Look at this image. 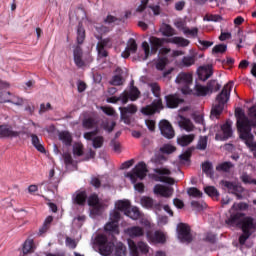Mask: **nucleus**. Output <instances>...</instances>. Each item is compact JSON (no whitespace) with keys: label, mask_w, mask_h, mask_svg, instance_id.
<instances>
[{"label":"nucleus","mask_w":256,"mask_h":256,"mask_svg":"<svg viewBox=\"0 0 256 256\" xmlns=\"http://www.w3.org/2000/svg\"><path fill=\"white\" fill-rule=\"evenodd\" d=\"M202 171L205 175L212 177L213 175V164L209 161H206L202 164Z\"/></svg>","instance_id":"nucleus-43"},{"label":"nucleus","mask_w":256,"mask_h":256,"mask_svg":"<svg viewBox=\"0 0 256 256\" xmlns=\"http://www.w3.org/2000/svg\"><path fill=\"white\" fill-rule=\"evenodd\" d=\"M153 192L155 195H161V197H171V195H173V190L171 188L161 184H156Z\"/></svg>","instance_id":"nucleus-21"},{"label":"nucleus","mask_w":256,"mask_h":256,"mask_svg":"<svg viewBox=\"0 0 256 256\" xmlns=\"http://www.w3.org/2000/svg\"><path fill=\"white\" fill-rule=\"evenodd\" d=\"M223 132V140L226 141V139H229L233 136V129L231 128V124L229 122H226L221 127Z\"/></svg>","instance_id":"nucleus-33"},{"label":"nucleus","mask_w":256,"mask_h":256,"mask_svg":"<svg viewBox=\"0 0 256 256\" xmlns=\"http://www.w3.org/2000/svg\"><path fill=\"white\" fill-rule=\"evenodd\" d=\"M162 35H164V37H173V35H175V29H173L171 25H166L164 27Z\"/></svg>","instance_id":"nucleus-58"},{"label":"nucleus","mask_w":256,"mask_h":256,"mask_svg":"<svg viewBox=\"0 0 256 256\" xmlns=\"http://www.w3.org/2000/svg\"><path fill=\"white\" fill-rule=\"evenodd\" d=\"M191 155H193V149L188 148L184 153L179 156L180 161H190Z\"/></svg>","instance_id":"nucleus-55"},{"label":"nucleus","mask_w":256,"mask_h":256,"mask_svg":"<svg viewBox=\"0 0 256 256\" xmlns=\"http://www.w3.org/2000/svg\"><path fill=\"white\" fill-rule=\"evenodd\" d=\"M128 95L130 96V101H137L139 97H141V91H139V88L134 86V82H131V89L130 92H128Z\"/></svg>","instance_id":"nucleus-32"},{"label":"nucleus","mask_w":256,"mask_h":256,"mask_svg":"<svg viewBox=\"0 0 256 256\" xmlns=\"http://www.w3.org/2000/svg\"><path fill=\"white\" fill-rule=\"evenodd\" d=\"M104 230L106 233H109V235H119V224L109 221L104 226Z\"/></svg>","instance_id":"nucleus-28"},{"label":"nucleus","mask_w":256,"mask_h":256,"mask_svg":"<svg viewBox=\"0 0 256 256\" xmlns=\"http://www.w3.org/2000/svg\"><path fill=\"white\" fill-rule=\"evenodd\" d=\"M74 63L78 69L87 67V62L83 59V48L76 46L73 50Z\"/></svg>","instance_id":"nucleus-13"},{"label":"nucleus","mask_w":256,"mask_h":256,"mask_svg":"<svg viewBox=\"0 0 256 256\" xmlns=\"http://www.w3.org/2000/svg\"><path fill=\"white\" fill-rule=\"evenodd\" d=\"M126 233L131 239H135L137 237H143V235H145V230L141 226H132L127 228Z\"/></svg>","instance_id":"nucleus-22"},{"label":"nucleus","mask_w":256,"mask_h":256,"mask_svg":"<svg viewBox=\"0 0 256 256\" xmlns=\"http://www.w3.org/2000/svg\"><path fill=\"white\" fill-rule=\"evenodd\" d=\"M150 87L154 97L159 99V97H161V86H159L158 83H152L150 84Z\"/></svg>","instance_id":"nucleus-53"},{"label":"nucleus","mask_w":256,"mask_h":256,"mask_svg":"<svg viewBox=\"0 0 256 256\" xmlns=\"http://www.w3.org/2000/svg\"><path fill=\"white\" fill-rule=\"evenodd\" d=\"M225 51H227V45L225 44H218L212 49V53L214 54L225 53Z\"/></svg>","instance_id":"nucleus-59"},{"label":"nucleus","mask_w":256,"mask_h":256,"mask_svg":"<svg viewBox=\"0 0 256 256\" xmlns=\"http://www.w3.org/2000/svg\"><path fill=\"white\" fill-rule=\"evenodd\" d=\"M197 73L200 81H207V79L213 75V66H200L197 70Z\"/></svg>","instance_id":"nucleus-18"},{"label":"nucleus","mask_w":256,"mask_h":256,"mask_svg":"<svg viewBox=\"0 0 256 256\" xmlns=\"http://www.w3.org/2000/svg\"><path fill=\"white\" fill-rule=\"evenodd\" d=\"M73 155H77V157H82V155H83V144H75L74 145Z\"/></svg>","instance_id":"nucleus-61"},{"label":"nucleus","mask_w":256,"mask_h":256,"mask_svg":"<svg viewBox=\"0 0 256 256\" xmlns=\"http://www.w3.org/2000/svg\"><path fill=\"white\" fill-rule=\"evenodd\" d=\"M167 43V38H158L155 36L150 37L151 53L155 55L163 45Z\"/></svg>","instance_id":"nucleus-17"},{"label":"nucleus","mask_w":256,"mask_h":256,"mask_svg":"<svg viewBox=\"0 0 256 256\" xmlns=\"http://www.w3.org/2000/svg\"><path fill=\"white\" fill-rule=\"evenodd\" d=\"M112 85L115 87H119L120 85H123V76L121 75H114L112 77V80L110 81Z\"/></svg>","instance_id":"nucleus-57"},{"label":"nucleus","mask_w":256,"mask_h":256,"mask_svg":"<svg viewBox=\"0 0 256 256\" xmlns=\"http://www.w3.org/2000/svg\"><path fill=\"white\" fill-rule=\"evenodd\" d=\"M147 164L145 162H139L131 172H128L125 177L130 179L131 183H137V179L143 181L147 177Z\"/></svg>","instance_id":"nucleus-5"},{"label":"nucleus","mask_w":256,"mask_h":256,"mask_svg":"<svg viewBox=\"0 0 256 256\" xmlns=\"http://www.w3.org/2000/svg\"><path fill=\"white\" fill-rule=\"evenodd\" d=\"M199 33L198 28L189 29V27L184 28V35H191V37H197Z\"/></svg>","instance_id":"nucleus-63"},{"label":"nucleus","mask_w":256,"mask_h":256,"mask_svg":"<svg viewBox=\"0 0 256 256\" xmlns=\"http://www.w3.org/2000/svg\"><path fill=\"white\" fill-rule=\"evenodd\" d=\"M159 129L163 137L166 139H173V137H175V130L169 121L161 120L159 123Z\"/></svg>","instance_id":"nucleus-12"},{"label":"nucleus","mask_w":256,"mask_h":256,"mask_svg":"<svg viewBox=\"0 0 256 256\" xmlns=\"http://www.w3.org/2000/svg\"><path fill=\"white\" fill-rule=\"evenodd\" d=\"M97 125H99V122H97V120L91 117L86 118L82 121V127H84V129H95Z\"/></svg>","instance_id":"nucleus-34"},{"label":"nucleus","mask_w":256,"mask_h":256,"mask_svg":"<svg viewBox=\"0 0 256 256\" xmlns=\"http://www.w3.org/2000/svg\"><path fill=\"white\" fill-rule=\"evenodd\" d=\"M98 57L100 59H105V57H109V52L103 48V46H96Z\"/></svg>","instance_id":"nucleus-60"},{"label":"nucleus","mask_w":256,"mask_h":256,"mask_svg":"<svg viewBox=\"0 0 256 256\" xmlns=\"http://www.w3.org/2000/svg\"><path fill=\"white\" fill-rule=\"evenodd\" d=\"M180 127H182V129H184L188 133H190V131H193V129H195V125H193V122H191L187 118L182 119V121L180 122Z\"/></svg>","instance_id":"nucleus-39"},{"label":"nucleus","mask_w":256,"mask_h":256,"mask_svg":"<svg viewBox=\"0 0 256 256\" xmlns=\"http://www.w3.org/2000/svg\"><path fill=\"white\" fill-rule=\"evenodd\" d=\"M166 41L167 43H173L174 45H178L179 47H188L189 43H191L188 39L179 36L167 38Z\"/></svg>","instance_id":"nucleus-24"},{"label":"nucleus","mask_w":256,"mask_h":256,"mask_svg":"<svg viewBox=\"0 0 256 256\" xmlns=\"http://www.w3.org/2000/svg\"><path fill=\"white\" fill-rule=\"evenodd\" d=\"M83 41H85V28L82 23L78 24L77 28V43L78 45H83Z\"/></svg>","instance_id":"nucleus-36"},{"label":"nucleus","mask_w":256,"mask_h":256,"mask_svg":"<svg viewBox=\"0 0 256 256\" xmlns=\"http://www.w3.org/2000/svg\"><path fill=\"white\" fill-rule=\"evenodd\" d=\"M88 205L91 207L90 213L91 215H101L103 213V207H105V204L99 200V195L97 194H91L88 197Z\"/></svg>","instance_id":"nucleus-7"},{"label":"nucleus","mask_w":256,"mask_h":256,"mask_svg":"<svg viewBox=\"0 0 256 256\" xmlns=\"http://www.w3.org/2000/svg\"><path fill=\"white\" fill-rule=\"evenodd\" d=\"M30 137L33 147H35V149L39 151V153H45V146H43V144L41 143V139H39V136H37V134H30Z\"/></svg>","instance_id":"nucleus-27"},{"label":"nucleus","mask_w":256,"mask_h":256,"mask_svg":"<svg viewBox=\"0 0 256 256\" xmlns=\"http://www.w3.org/2000/svg\"><path fill=\"white\" fill-rule=\"evenodd\" d=\"M19 135H21V132L18 131H14L13 127L4 124V125H0V137H19Z\"/></svg>","instance_id":"nucleus-19"},{"label":"nucleus","mask_w":256,"mask_h":256,"mask_svg":"<svg viewBox=\"0 0 256 256\" xmlns=\"http://www.w3.org/2000/svg\"><path fill=\"white\" fill-rule=\"evenodd\" d=\"M128 247L132 256H139L138 246L135 241L128 239Z\"/></svg>","instance_id":"nucleus-45"},{"label":"nucleus","mask_w":256,"mask_h":256,"mask_svg":"<svg viewBox=\"0 0 256 256\" xmlns=\"http://www.w3.org/2000/svg\"><path fill=\"white\" fill-rule=\"evenodd\" d=\"M121 219V213H119V211L117 210H113L110 213V221L112 223H116L117 225H119V220Z\"/></svg>","instance_id":"nucleus-54"},{"label":"nucleus","mask_w":256,"mask_h":256,"mask_svg":"<svg viewBox=\"0 0 256 256\" xmlns=\"http://www.w3.org/2000/svg\"><path fill=\"white\" fill-rule=\"evenodd\" d=\"M120 117L126 125H129L131 123V118L129 117L130 115H135L137 113V106L135 104L128 105L127 107H120Z\"/></svg>","instance_id":"nucleus-11"},{"label":"nucleus","mask_w":256,"mask_h":256,"mask_svg":"<svg viewBox=\"0 0 256 256\" xmlns=\"http://www.w3.org/2000/svg\"><path fill=\"white\" fill-rule=\"evenodd\" d=\"M103 143H105V138H103V136H96L92 139V146L94 149H101Z\"/></svg>","instance_id":"nucleus-44"},{"label":"nucleus","mask_w":256,"mask_h":256,"mask_svg":"<svg viewBox=\"0 0 256 256\" xmlns=\"http://www.w3.org/2000/svg\"><path fill=\"white\" fill-rule=\"evenodd\" d=\"M97 39H99L100 41L97 43V47H102V48H106V47H111V39L110 38H105L103 39L102 37H97Z\"/></svg>","instance_id":"nucleus-52"},{"label":"nucleus","mask_w":256,"mask_h":256,"mask_svg":"<svg viewBox=\"0 0 256 256\" xmlns=\"http://www.w3.org/2000/svg\"><path fill=\"white\" fill-rule=\"evenodd\" d=\"M231 89H233V83L228 82L217 95L216 101L218 104L214 105L211 109L212 117L219 119L221 113H223V109H225V103H227V101H229V97H231Z\"/></svg>","instance_id":"nucleus-3"},{"label":"nucleus","mask_w":256,"mask_h":256,"mask_svg":"<svg viewBox=\"0 0 256 256\" xmlns=\"http://www.w3.org/2000/svg\"><path fill=\"white\" fill-rule=\"evenodd\" d=\"M59 140L66 145V147H71L73 143V136L69 133V131H62L58 135Z\"/></svg>","instance_id":"nucleus-26"},{"label":"nucleus","mask_w":256,"mask_h":256,"mask_svg":"<svg viewBox=\"0 0 256 256\" xmlns=\"http://www.w3.org/2000/svg\"><path fill=\"white\" fill-rule=\"evenodd\" d=\"M232 167H233V163L223 162L216 166V171H223L224 173H229Z\"/></svg>","instance_id":"nucleus-40"},{"label":"nucleus","mask_w":256,"mask_h":256,"mask_svg":"<svg viewBox=\"0 0 256 256\" xmlns=\"http://www.w3.org/2000/svg\"><path fill=\"white\" fill-rule=\"evenodd\" d=\"M115 208L124 213V215H127V212L131 209V202L129 200H119L116 202Z\"/></svg>","instance_id":"nucleus-25"},{"label":"nucleus","mask_w":256,"mask_h":256,"mask_svg":"<svg viewBox=\"0 0 256 256\" xmlns=\"http://www.w3.org/2000/svg\"><path fill=\"white\" fill-rule=\"evenodd\" d=\"M206 89L208 90V93H217L221 89V84L217 83V80H210L207 83Z\"/></svg>","instance_id":"nucleus-37"},{"label":"nucleus","mask_w":256,"mask_h":256,"mask_svg":"<svg viewBox=\"0 0 256 256\" xmlns=\"http://www.w3.org/2000/svg\"><path fill=\"white\" fill-rule=\"evenodd\" d=\"M146 237L150 243H165L166 241L165 234L159 230L155 232L148 231Z\"/></svg>","instance_id":"nucleus-14"},{"label":"nucleus","mask_w":256,"mask_h":256,"mask_svg":"<svg viewBox=\"0 0 256 256\" xmlns=\"http://www.w3.org/2000/svg\"><path fill=\"white\" fill-rule=\"evenodd\" d=\"M94 246L98 249V252L102 256H109L113 253L115 249V256H126L127 255V247L123 245V242H118L115 246V243L109 241L107 236L103 234H99L95 237Z\"/></svg>","instance_id":"nucleus-1"},{"label":"nucleus","mask_w":256,"mask_h":256,"mask_svg":"<svg viewBox=\"0 0 256 256\" xmlns=\"http://www.w3.org/2000/svg\"><path fill=\"white\" fill-rule=\"evenodd\" d=\"M11 92H0V103H9Z\"/></svg>","instance_id":"nucleus-62"},{"label":"nucleus","mask_w":256,"mask_h":256,"mask_svg":"<svg viewBox=\"0 0 256 256\" xmlns=\"http://www.w3.org/2000/svg\"><path fill=\"white\" fill-rule=\"evenodd\" d=\"M244 217H245L244 213L234 212L226 220V224L230 225L231 227H240L241 226V222L243 221Z\"/></svg>","instance_id":"nucleus-16"},{"label":"nucleus","mask_w":256,"mask_h":256,"mask_svg":"<svg viewBox=\"0 0 256 256\" xmlns=\"http://www.w3.org/2000/svg\"><path fill=\"white\" fill-rule=\"evenodd\" d=\"M97 39H99L100 41L97 43V47H102V48H106V47H111V39L110 38H105L103 39L102 37H97Z\"/></svg>","instance_id":"nucleus-51"},{"label":"nucleus","mask_w":256,"mask_h":256,"mask_svg":"<svg viewBox=\"0 0 256 256\" xmlns=\"http://www.w3.org/2000/svg\"><path fill=\"white\" fill-rule=\"evenodd\" d=\"M207 141H208L207 136H201L199 138L196 149H198L199 151H205V149H207Z\"/></svg>","instance_id":"nucleus-46"},{"label":"nucleus","mask_w":256,"mask_h":256,"mask_svg":"<svg viewBox=\"0 0 256 256\" xmlns=\"http://www.w3.org/2000/svg\"><path fill=\"white\" fill-rule=\"evenodd\" d=\"M194 95H196L197 97H205L209 91L207 90V86H203L201 84H196L194 87Z\"/></svg>","instance_id":"nucleus-35"},{"label":"nucleus","mask_w":256,"mask_h":256,"mask_svg":"<svg viewBox=\"0 0 256 256\" xmlns=\"http://www.w3.org/2000/svg\"><path fill=\"white\" fill-rule=\"evenodd\" d=\"M127 217H130V219H133L134 221H137V219H139V217H141V212L139 211V208L134 207V208H130L126 214Z\"/></svg>","instance_id":"nucleus-38"},{"label":"nucleus","mask_w":256,"mask_h":256,"mask_svg":"<svg viewBox=\"0 0 256 256\" xmlns=\"http://www.w3.org/2000/svg\"><path fill=\"white\" fill-rule=\"evenodd\" d=\"M35 251V242L33 239L28 238L23 245V253L27 255L29 253H33Z\"/></svg>","instance_id":"nucleus-30"},{"label":"nucleus","mask_w":256,"mask_h":256,"mask_svg":"<svg viewBox=\"0 0 256 256\" xmlns=\"http://www.w3.org/2000/svg\"><path fill=\"white\" fill-rule=\"evenodd\" d=\"M165 109V106H163V100L161 98L154 100L151 105H147L146 107H143L141 109V113L143 115H155L157 111Z\"/></svg>","instance_id":"nucleus-10"},{"label":"nucleus","mask_w":256,"mask_h":256,"mask_svg":"<svg viewBox=\"0 0 256 256\" xmlns=\"http://www.w3.org/2000/svg\"><path fill=\"white\" fill-rule=\"evenodd\" d=\"M232 209L234 211H247V209H249V204L245 203V202H240V203H234L232 206Z\"/></svg>","instance_id":"nucleus-49"},{"label":"nucleus","mask_w":256,"mask_h":256,"mask_svg":"<svg viewBox=\"0 0 256 256\" xmlns=\"http://www.w3.org/2000/svg\"><path fill=\"white\" fill-rule=\"evenodd\" d=\"M175 82L181 87L180 91L182 95H193L191 85H193V73L191 72H180Z\"/></svg>","instance_id":"nucleus-4"},{"label":"nucleus","mask_w":256,"mask_h":256,"mask_svg":"<svg viewBox=\"0 0 256 256\" xmlns=\"http://www.w3.org/2000/svg\"><path fill=\"white\" fill-rule=\"evenodd\" d=\"M204 193H206V195L208 197H211L212 199H219V190H217V188H215V186H207L204 188Z\"/></svg>","instance_id":"nucleus-31"},{"label":"nucleus","mask_w":256,"mask_h":256,"mask_svg":"<svg viewBox=\"0 0 256 256\" xmlns=\"http://www.w3.org/2000/svg\"><path fill=\"white\" fill-rule=\"evenodd\" d=\"M220 185L222 187H225V189L228 190V193L235 195L236 199L238 200L243 199V191H245V188H243V186H241L239 183L222 180L220 182Z\"/></svg>","instance_id":"nucleus-6"},{"label":"nucleus","mask_w":256,"mask_h":256,"mask_svg":"<svg viewBox=\"0 0 256 256\" xmlns=\"http://www.w3.org/2000/svg\"><path fill=\"white\" fill-rule=\"evenodd\" d=\"M187 193L190 197H196V198H201L203 197V192H201L199 189L196 187H191L187 190Z\"/></svg>","instance_id":"nucleus-48"},{"label":"nucleus","mask_w":256,"mask_h":256,"mask_svg":"<svg viewBox=\"0 0 256 256\" xmlns=\"http://www.w3.org/2000/svg\"><path fill=\"white\" fill-rule=\"evenodd\" d=\"M128 51H131V53H137V41H135L134 38H130L128 40V45L126 47Z\"/></svg>","instance_id":"nucleus-50"},{"label":"nucleus","mask_w":256,"mask_h":256,"mask_svg":"<svg viewBox=\"0 0 256 256\" xmlns=\"http://www.w3.org/2000/svg\"><path fill=\"white\" fill-rule=\"evenodd\" d=\"M167 109H177L185 103V99L179 97V94H168L164 97Z\"/></svg>","instance_id":"nucleus-9"},{"label":"nucleus","mask_w":256,"mask_h":256,"mask_svg":"<svg viewBox=\"0 0 256 256\" xmlns=\"http://www.w3.org/2000/svg\"><path fill=\"white\" fill-rule=\"evenodd\" d=\"M243 234L239 237V243L240 245H245L247 243V239L251 237V232H242Z\"/></svg>","instance_id":"nucleus-64"},{"label":"nucleus","mask_w":256,"mask_h":256,"mask_svg":"<svg viewBox=\"0 0 256 256\" xmlns=\"http://www.w3.org/2000/svg\"><path fill=\"white\" fill-rule=\"evenodd\" d=\"M178 239L181 243H191L193 241V235L191 234V227L185 223H180L177 226Z\"/></svg>","instance_id":"nucleus-8"},{"label":"nucleus","mask_w":256,"mask_h":256,"mask_svg":"<svg viewBox=\"0 0 256 256\" xmlns=\"http://www.w3.org/2000/svg\"><path fill=\"white\" fill-rule=\"evenodd\" d=\"M195 141V134L182 135L177 138V143L181 147H187V145H191Z\"/></svg>","instance_id":"nucleus-23"},{"label":"nucleus","mask_w":256,"mask_h":256,"mask_svg":"<svg viewBox=\"0 0 256 256\" xmlns=\"http://www.w3.org/2000/svg\"><path fill=\"white\" fill-rule=\"evenodd\" d=\"M72 201L74 205H79L80 207L85 206V203H87V192L85 190L77 191L72 196Z\"/></svg>","instance_id":"nucleus-20"},{"label":"nucleus","mask_w":256,"mask_h":256,"mask_svg":"<svg viewBox=\"0 0 256 256\" xmlns=\"http://www.w3.org/2000/svg\"><path fill=\"white\" fill-rule=\"evenodd\" d=\"M177 148L171 144H164L160 148V153H164L165 155H171V153H175Z\"/></svg>","instance_id":"nucleus-41"},{"label":"nucleus","mask_w":256,"mask_h":256,"mask_svg":"<svg viewBox=\"0 0 256 256\" xmlns=\"http://www.w3.org/2000/svg\"><path fill=\"white\" fill-rule=\"evenodd\" d=\"M154 202L155 200H153V198L147 196L142 197L140 200L141 205L146 209H153Z\"/></svg>","instance_id":"nucleus-42"},{"label":"nucleus","mask_w":256,"mask_h":256,"mask_svg":"<svg viewBox=\"0 0 256 256\" xmlns=\"http://www.w3.org/2000/svg\"><path fill=\"white\" fill-rule=\"evenodd\" d=\"M182 65L184 67H191V65H195V56H184L182 58Z\"/></svg>","instance_id":"nucleus-47"},{"label":"nucleus","mask_w":256,"mask_h":256,"mask_svg":"<svg viewBox=\"0 0 256 256\" xmlns=\"http://www.w3.org/2000/svg\"><path fill=\"white\" fill-rule=\"evenodd\" d=\"M240 227L242 232L251 233V231L256 229V222L253 217H244L241 221Z\"/></svg>","instance_id":"nucleus-15"},{"label":"nucleus","mask_w":256,"mask_h":256,"mask_svg":"<svg viewBox=\"0 0 256 256\" xmlns=\"http://www.w3.org/2000/svg\"><path fill=\"white\" fill-rule=\"evenodd\" d=\"M237 129L239 131L240 139H242V141L245 142V145H247L251 151H254V155H256V142L253 141L255 136L251 133V120H249L244 113H239Z\"/></svg>","instance_id":"nucleus-2"},{"label":"nucleus","mask_w":256,"mask_h":256,"mask_svg":"<svg viewBox=\"0 0 256 256\" xmlns=\"http://www.w3.org/2000/svg\"><path fill=\"white\" fill-rule=\"evenodd\" d=\"M9 103H12V105L21 106L23 105L24 101L23 98L11 94Z\"/></svg>","instance_id":"nucleus-56"},{"label":"nucleus","mask_w":256,"mask_h":256,"mask_svg":"<svg viewBox=\"0 0 256 256\" xmlns=\"http://www.w3.org/2000/svg\"><path fill=\"white\" fill-rule=\"evenodd\" d=\"M51 223H53V216H48L45 219L42 227L39 228L38 235H45V233H47V231H49V229L51 228Z\"/></svg>","instance_id":"nucleus-29"}]
</instances>
